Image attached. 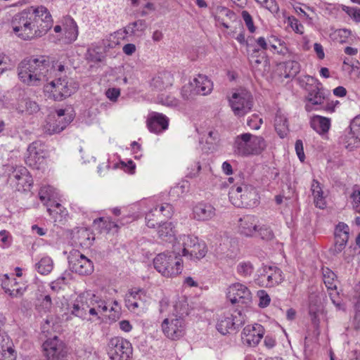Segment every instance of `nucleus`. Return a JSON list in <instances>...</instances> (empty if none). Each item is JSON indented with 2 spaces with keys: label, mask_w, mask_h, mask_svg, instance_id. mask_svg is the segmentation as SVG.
Here are the masks:
<instances>
[{
  "label": "nucleus",
  "mask_w": 360,
  "mask_h": 360,
  "mask_svg": "<svg viewBox=\"0 0 360 360\" xmlns=\"http://www.w3.org/2000/svg\"><path fill=\"white\" fill-rule=\"evenodd\" d=\"M11 24L18 37L30 40L44 35L52 27L53 19L45 6H30L15 14Z\"/></svg>",
  "instance_id": "1"
},
{
  "label": "nucleus",
  "mask_w": 360,
  "mask_h": 360,
  "mask_svg": "<svg viewBox=\"0 0 360 360\" xmlns=\"http://www.w3.org/2000/svg\"><path fill=\"white\" fill-rule=\"evenodd\" d=\"M54 62L45 56L30 57L22 60L18 65L17 72L19 80L29 86L42 85L52 78Z\"/></svg>",
  "instance_id": "2"
},
{
  "label": "nucleus",
  "mask_w": 360,
  "mask_h": 360,
  "mask_svg": "<svg viewBox=\"0 0 360 360\" xmlns=\"http://www.w3.org/2000/svg\"><path fill=\"white\" fill-rule=\"evenodd\" d=\"M52 78L44 86V92L49 98L54 101H62L72 94L79 87V84L65 75V67L61 63H55Z\"/></svg>",
  "instance_id": "3"
},
{
  "label": "nucleus",
  "mask_w": 360,
  "mask_h": 360,
  "mask_svg": "<svg viewBox=\"0 0 360 360\" xmlns=\"http://www.w3.org/2000/svg\"><path fill=\"white\" fill-rule=\"evenodd\" d=\"M153 266L165 277H174L180 274L183 270V261L181 253L176 250V245H173L172 252L158 254L153 259Z\"/></svg>",
  "instance_id": "4"
},
{
  "label": "nucleus",
  "mask_w": 360,
  "mask_h": 360,
  "mask_svg": "<svg viewBox=\"0 0 360 360\" xmlns=\"http://www.w3.org/2000/svg\"><path fill=\"white\" fill-rule=\"evenodd\" d=\"M305 104V110L307 112L312 110H323L328 113L334 112L335 107L339 104L338 101H330L328 94L321 82L309 89Z\"/></svg>",
  "instance_id": "5"
},
{
  "label": "nucleus",
  "mask_w": 360,
  "mask_h": 360,
  "mask_svg": "<svg viewBox=\"0 0 360 360\" xmlns=\"http://www.w3.org/2000/svg\"><path fill=\"white\" fill-rule=\"evenodd\" d=\"M233 147L236 154L247 157L260 154L266 148V143L262 136L244 133L236 137Z\"/></svg>",
  "instance_id": "6"
},
{
  "label": "nucleus",
  "mask_w": 360,
  "mask_h": 360,
  "mask_svg": "<svg viewBox=\"0 0 360 360\" xmlns=\"http://www.w3.org/2000/svg\"><path fill=\"white\" fill-rule=\"evenodd\" d=\"M174 245H176V250L181 253V258L184 257L194 262L205 257L207 252L205 244L199 242L197 237L191 235L179 236Z\"/></svg>",
  "instance_id": "7"
},
{
  "label": "nucleus",
  "mask_w": 360,
  "mask_h": 360,
  "mask_svg": "<svg viewBox=\"0 0 360 360\" xmlns=\"http://www.w3.org/2000/svg\"><path fill=\"white\" fill-rule=\"evenodd\" d=\"M176 314H172L165 319L161 324L163 334L172 340H179L182 338L186 331V322L183 317L181 309L178 311V304L174 306Z\"/></svg>",
  "instance_id": "8"
},
{
  "label": "nucleus",
  "mask_w": 360,
  "mask_h": 360,
  "mask_svg": "<svg viewBox=\"0 0 360 360\" xmlns=\"http://www.w3.org/2000/svg\"><path fill=\"white\" fill-rule=\"evenodd\" d=\"M229 197L234 206L248 207L254 204L252 200L256 197V191L254 187L245 184L234 185L229 190Z\"/></svg>",
  "instance_id": "9"
},
{
  "label": "nucleus",
  "mask_w": 360,
  "mask_h": 360,
  "mask_svg": "<svg viewBox=\"0 0 360 360\" xmlns=\"http://www.w3.org/2000/svg\"><path fill=\"white\" fill-rule=\"evenodd\" d=\"M133 347L131 342L120 337L111 338L108 344V355L110 360H131Z\"/></svg>",
  "instance_id": "10"
},
{
  "label": "nucleus",
  "mask_w": 360,
  "mask_h": 360,
  "mask_svg": "<svg viewBox=\"0 0 360 360\" xmlns=\"http://www.w3.org/2000/svg\"><path fill=\"white\" fill-rule=\"evenodd\" d=\"M258 272L256 281L262 287H274L284 280L283 271L276 266H263Z\"/></svg>",
  "instance_id": "11"
},
{
  "label": "nucleus",
  "mask_w": 360,
  "mask_h": 360,
  "mask_svg": "<svg viewBox=\"0 0 360 360\" xmlns=\"http://www.w3.org/2000/svg\"><path fill=\"white\" fill-rule=\"evenodd\" d=\"M78 296L81 300L80 302L84 304L85 308L89 311V314L96 316L97 319H100L98 316L99 312H106L108 311L105 301L94 291L85 290Z\"/></svg>",
  "instance_id": "12"
},
{
  "label": "nucleus",
  "mask_w": 360,
  "mask_h": 360,
  "mask_svg": "<svg viewBox=\"0 0 360 360\" xmlns=\"http://www.w3.org/2000/svg\"><path fill=\"white\" fill-rule=\"evenodd\" d=\"M245 322L244 315L240 311L233 313L226 312L220 316L217 324V329L223 335L230 333L243 325Z\"/></svg>",
  "instance_id": "13"
},
{
  "label": "nucleus",
  "mask_w": 360,
  "mask_h": 360,
  "mask_svg": "<svg viewBox=\"0 0 360 360\" xmlns=\"http://www.w3.org/2000/svg\"><path fill=\"white\" fill-rule=\"evenodd\" d=\"M229 101L234 114L237 116L245 115L252 107V95L245 89L234 93Z\"/></svg>",
  "instance_id": "14"
},
{
  "label": "nucleus",
  "mask_w": 360,
  "mask_h": 360,
  "mask_svg": "<svg viewBox=\"0 0 360 360\" xmlns=\"http://www.w3.org/2000/svg\"><path fill=\"white\" fill-rule=\"evenodd\" d=\"M44 354L48 360H62L66 355V347L57 336L47 339L42 345Z\"/></svg>",
  "instance_id": "15"
},
{
  "label": "nucleus",
  "mask_w": 360,
  "mask_h": 360,
  "mask_svg": "<svg viewBox=\"0 0 360 360\" xmlns=\"http://www.w3.org/2000/svg\"><path fill=\"white\" fill-rule=\"evenodd\" d=\"M69 263L72 271L80 275H90L94 271L93 262L78 251L71 254Z\"/></svg>",
  "instance_id": "16"
},
{
  "label": "nucleus",
  "mask_w": 360,
  "mask_h": 360,
  "mask_svg": "<svg viewBox=\"0 0 360 360\" xmlns=\"http://www.w3.org/2000/svg\"><path fill=\"white\" fill-rule=\"evenodd\" d=\"M264 335V328L260 324L248 325L241 333V340L244 345L255 347Z\"/></svg>",
  "instance_id": "17"
},
{
  "label": "nucleus",
  "mask_w": 360,
  "mask_h": 360,
  "mask_svg": "<svg viewBox=\"0 0 360 360\" xmlns=\"http://www.w3.org/2000/svg\"><path fill=\"white\" fill-rule=\"evenodd\" d=\"M45 155L44 146L39 141H34L27 148L25 162L32 168L39 169L44 161Z\"/></svg>",
  "instance_id": "18"
},
{
  "label": "nucleus",
  "mask_w": 360,
  "mask_h": 360,
  "mask_svg": "<svg viewBox=\"0 0 360 360\" xmlns=\"http://www.w3.org/2000/svg\"><path fill=\"white\" fill-rule=\"evenodd\" d=\"M8 180L15 186L18 191L29 189L33 183L28 170L22 166L15 167L9 174Z\"/></svg>",
  "instance_id": "19"
},
{
  "label": "nucleus",
  "mask_w": 360,
  "mask_h": 360,
  "mask_svg": "<svg viewBox=\"0 0 360 360\" xmlns=\"http://www.w3.org/2000/svg\"><path fill=\"white\" fill-rule=\"evenodd\" d=\"M251 292L241 283H234L227 290V298L232 304H248L251 300Z\"/></svg>",
  "instance_id": "20"
},
{
  "label": "nucleus",
  "mask_w": 360,
  "mask_h": 360,
  "mask_svg": "<svg viewBox=\"0 0 360 360\" xmlns=\"http://www.w3.org/2000/svg\"><path fill=\"white\" fill-rule=\"evenodd\" d=\"M1 287L6 293L12 298L20 297L27 290V285L22 281H18L13 276L4 275L1 279Z\"/></svg>",
  "instance_id": "21"
},
{
  "label": "nucleus",
  "mask_w": 360,
  "mask_h": 360,
  "mask_svg": "<svg viewBox=\"0 0 360 360\" xmlns=\"http://www.w3.org/2000/svg\"><path fill=\"white\" fill-rule=\"evenodd\" d=\"M349 228L347 224L340 222L335 230V243L330 249L333 255L340 253L345 248L349 239Z\"/></svg>",
  "instance_id": "22"
},
{
  "label": "nucleus",
  "mask_w": 360,
  "mask_h": 360,
  "mask_svg": "<svg viewBox=\"0 0 360 360\" xmlns=\"http://www.w3.org/2000/svg\"><path fill=\"white\" fill-rule=\"evenodd\" d=\"M147 126L150 131L160 134L167 129L169 118L162 113L151 112L147 119Z\"/></svg>",
  "instance_id": "23"
},
{
  "label": "nucleus",
  "mask_w": 360,
  "mask_h": 360,
  "mask_svg": "<svg viewBox=\"0 0 360 360\" xmlns=\"http://www.w3.org/2000/svg\"><path fill=\"white\" fill-rule=\"evenodd\" d=\"M258 219L254 215H245L238 220V231L246 237H253L258 231Z\"/></svg>",
  "instance_id": "24"
},
{
  "label": "nucleus",
  "mask_w": 360,
  "mask_h": 360,
  "mask_svg": "<svg viewBox=\"0 0 360 360\" xmlns=\"http://www.w3.org/2000/svg\"><path fill=\"white\" fill-rule=\"evenodd\" d=\"M110 46L108 40L92 44L87 49L86 59L93 63L101 62L105 56L106 49Z\"/></svg>",
  "instance_id": "25"
},
{
  "label": "nucleus",
  "mask_w": 360,
  "mask_h": 360,
  "mask_svg": "<svg viewBox=\"0 0 360 360\" xmlns=\"http://www.w3.org/2000/svg\"><path fill=\"white\" fill-rule=\"evenodd\" d=\"M144 295L143 290L140 288H133L128 291L125 296V305L127 309L135 312L137 309L141 307L143 302L141 295Z\"/></svg>",
  "instance_id": "26"
},
{
  "label": "nucleus",
  "mask_w": 360,
  "mask_h": 360,
  "mask_svg": "<svg viewBox=\"0 0 360 360\" xmlns=\"http://www.w3.org/2000/svg\"><path fill=\"white\" fill-rule=\"evenodd\" d=\"M215 208L210 204L200 202L193 209V217L198 221H207L215 216Z\"/></svg>",
  "instance_id": "27"
},
{
  "label": "nucleus",
  "mask_w": 360,
  "mask_h": 360,
  "mask_svg": "<svg viewBox=\"0 0 360 360\" xmlns=\"http://www.w3.org/2000/svg\"><path fill=\"white\" fill-rule=\"evenodd\" d=\"M191 86H193L195 94L202 96L210 94L213 89V84L211 80L203 75H198L191 83Z\"/></svg>",
  "instance_id": "28"
},
{
  "label": "nucleus",
  "mask_w": 360,
  "mask_h": 360,
  "mask_svg": "<svg viewBox=\"0 0 360 360\" xmlns=\"http://www.w3.org/2000/svg\"><path fill=\"white\" fill-rule=\"evenodd\" d=\"M310 127L319 134L323 135L326 134L331 125L330 118L321 115H314L309 120Z\"/></svg>",
  "instance_id": "29"
},
{
  "label": "nucleus",
  "mask_w": 360,
  "mask_h": 360,
  "mask_svg": "<svg viewBox=\"0 0 360 360\" xmlns=\"http://www.w3.org/2000/svg\"><path fill=\"white\" fill-rule=\"evenodd\" d=\"M173 83V77L169 72H163L155 77L152 79L151 86L158 91H162L171 86Z\"/></svg>",
  "instance_id": "30"
},
{
  "label": "nucleus",
  "mask_w": 360,
  "mask_h": 360,
  "mask_svg": "<svg viewBox=\"0 0 360 360\" xmlns=\"http://www.w3.org/2000/svg\"><path fill=\"white\" fill-rule=\"evenodd\" d=\"M274 127L278 135L283 139L289 131L288 119L280 110L276 112L274 120Z\"/></svg>",
  "instance_id": "31"
},
{
  "label": "nucleus",
  "mask_w": 360,
  "mask_h": 360,
  "mask_svg": "<svg viewBox=\"0 0 360 360\" xmlns=\"http://www.w3.org/2000/svg\"><path fill=\"white\" fill-rule=\"evenodd\" d=\"M58 120L54 123L48 122L45 127V130L49 134H57L62 131L67 126L68 122H62L63 117L65 115V110L59 109L56 111Z\"/></svg>",
  "instance_id": "32"
},
{
  "label": "nucleus",
  "mask_w": 360,
  "mask_h": 360,
  "mask_svg": "<svg viewBox=\"0 0 360 360\" xmlns=\"http://www.w3.org/2000/svg\"><path fill=\"white\" fill-rule=\"evenodd\" d=\"M147 28L145 20H138L129 23L124 28V32L129 36L141 37Z\"/></svg>",
  "instance_id": "33"
},
{
  "label": "nucleus",
  "mask_w": 360,
  "mask_h": 360,
  "mask_svg": "<svg viewBox=\"0 0 360 360\" xmlns=\"http://www.w3.org/2000/svg\"><path fill=\"white\" fill-rule=\"evenodd\" d=\"M172 222H162L158 226V233L160 238L165 241L172 242L175 239V231Z\"/></svg>",
  "instance_id": "34"
},
{
  "label": "nucleus",
  "mask_w": 360,
  "mask_h": 360,
  "mask_svg": "<svg viewBox=\"0 0 360 360\" xmlns=\"http://www.w3.org/2000/svg\"><path fill=\"white\" fill-rule=\"evenodd\" d=\"M311 190L316 206L320 209H323L326 206V200L323 197V192L321 187V184L318 181L314 179L311 184Z\"/></svg>",
  "instance_id": "35"
},
{
  "label": "nucleus",
  "mask_w": 360,
  "mask_h": 360,
  "mask_svg": "<svg viewBox=\"0 0 360 360\" xmlns=\"http://www.w3.org/2000/svg\"><path fill=\"white\" fill-rule=\"evenodd\" d=\"M80 301L79 297L77 296L72 306L70 308V314L83 320L91 321V319L87 318L89 311L85 308L84 304Z\"/></svg>",
  "instance_id": "36"
},
{
  "label": "nucleus",
  "mask_w": 360,
  "mask_h": 360,
  "mask_svg": "<svg viewBox=\"0 0 360 360\" xmlns=\"http://www.w3.org/2000/svg\"><path fill=\"white\" fill-rule=\"evenodd\" d=\"M234 12L225 6H218L215 8L214 19L219 23H220L224 28L228 29L229 26L227 23L224 22V19L223 17H226L229 19H232L233 18H234Z\"/></svg>",
  "instance_id": "37"
},
{
  "label": "nucleus",
  "mask_w": 360,
  "mask_h": 360,
  "mask_svg": "<svg viewBox=\"0 0 360 360\" xmlns=\"http://www.w3.org/2000/svg\"><path fill=\"white\" fill-rule=\"evenodd\" d=\"M153 212L156 217L163 219V221L167 219H170L174 214V208L172 205L167 202H163L156 205L153 208Z\"/></svg>",
  "instance_id": "38"
},
{
  "label": "nucleus",
  "mask_w": 360,
  "mask_h": 360,
  "mask_svg": "<svg viewBox=\"0 0 360 360\" xmlns=\"http://www.w3.org/2000/svg\"><path fill=\"white\" fill-rule=\"evenodd\" d=\"M35 268L40 274L47 275L53 270V262L51 257H44L35 264Z\"/></svg>",
  "instance_id": "39"
},
{
  "label": "nucleus",
  "mask_w": 360,
  "mask_h": 360,
  "mask_svg": "<svg viewBox=\"0 0 360 360\" xmlns=\"http://www.w3.org/2000/svg\"><path fill=\"white\" fill-rule=\"evenodd\" d=\"M342 140L345 148L349 150H352L354 148H358L360 146V139H359L358 134L352 133L350 129L349 131L342 137Z\"/></svg>",
  "instance_id": "40"
},
{
  "label": "nucleus",
  "mask_w": 360,
  "mask_h": 360,
  "mask_svg": "<svg viewBox=\"0 0 360 360\" xmlns=\"http://www.w3.org/2000/svg\"><path fill=\"white\" fill-rule=\"evenodd\" d=\"M300 65L296 60H288L283 64L284 77L285 78L294 77L300 71Z\"/></svg>",
  "instance_id": "41"
},
{
  "label": "nucleus",
  "mask_w": 360,
  "mask_h": 360,
  "mask_svg": "<svg viewBox=\"0 0 360 360\" xmlns=\"http://www.w3.org/2000/svg\"><path fill=\"white\" fill-rule=\"evenodd\" d=\"M323 282L328 290H333L336 289L338 281L334 272L328 268L323 269Z\"/></svg>",
  "instance_id": "42"
},
{
  "label": "nucleus",
  "mask_w": 360,
  "mask_h": 360,
  "mask_svg": "<svg viewBox=\"0 0 360 360\" xmlns=\"http://www.w3.org/2000/svg\"><path fill=\"white\" fill-rule=\"evenodd\" d=\"M94 225H98L101 229H104L108 232L112 231L113 229H115V231L118 229L117 224L108 217H99L96 219L94 221Z\"/></svg>",
  "instance_id": "43"
},
{
  "label": "nucleus",
  "mask_w": 360,
  "mask_h": 360,
  "mask_svg": "<svg viewBox=\"0 0 360 360\" xmlns=\"http://www.w3.org/2000/svg\"><path fill=\"white\" fill-rule=\"evenodd\" d=\"M24 106L19 105L18 110L20 112H26L29 115H32L37 112L39 110V105L34 101L30 99H25L22 102Z\"/></svg>",
  "instance_id": "44"
},
{
  "label": "nucleus",
  "mask_w": 360,
  "mask_h": 360,
  "mask_svg": "<svg viewBox=\"0 0 360 360\" xmlns=\"http://www.w3.org/2000/svg\"><path fill=\"white\" fill-rule=\"evenodd\" d=\"M297 81L299 85L307 91L319 82L317 79L309 75H302L297 79Z\"/></svg>",
  "instance_id": "45"
},
{
  "label": "nucleus",
  "mask_w": 360,
  "mask_h": 360,
  "mask_svg": "<svg viewBox=\"0 0 360 360\" xmlns=\"http://www.w3.org/2000/svg\"><path fill=\"white\" fill-rule=\"evenodd\" d=\"M254 269V266L250 262H241L236 266L237 273L243 277H250Z\"/></svg>",
  "instance_id": "46"
},
{
  "label": "nucleus",
  "mask_w": 360,
  "mask_h": 360,
  "mask_svg": "<svg viewBox=\"0 0 360 360\" xmlns=\"http://www.w3.org/2000/svg\"><path fill=\"white\" fill-rule=\"evenodd\" d=\"M157 103L167 107H176L179 105V100L172 95L160 94L157 97Z\"/></svg>",
  "instance_id": "47"
},
{
  "label": "nucleus",
  "mask_w": 360,
  "mask_h": 360,
  "mask_svg": "<svg viewBox=\"0 0 360 360\" xmlns=\"http://www.w3.org/2000/svg\"><path fill=\"white\" fill-rule=\"evenodd\" d=\"M78 37V27L76 22L70 19L69 20L68 27L65 30V37L69 41L72 42L77 39Z\"/></svg>",
  "instance_id": "48"
},
{
  "label": "nucleus",
  "mask_w": 360,
  "mask_h": 360,
  "mask_svg": "<svg viewBox=\"0 0 360 360\" xmlns=\"http://www.w3.org/2000/svg\"><path fill=\"white\" fill-rule=\"evenodd\" d=\"M146 225L149 228H155L156 225H160L163 222V219L155 216L153 210L151 209L146 215Z\"/></svg>",
  "instance_id": "49"
},
{
  "label": "nucleus",
  "mask_w": 360,
  "mask_h": 360,
  "mask_svg": "<svg viewBox=\"0 0 360 360\" xmlns=\"http://www.w3.org/2000/svg\"><path fill=\"white\" fill-rule=\"evenodd\" d=\"M54 188L50 186H42L39 191V196L41 202L50 201L54 197Z\"/></svg>",
  "instance_id": "50"
},
{
  "label": "nucleus",
  "mask_w": 360,
  "mask_h": 360,
  "mask_svg": "<svg viewBox=\"0 0 360 360\" xmlns=\"http://www.w3.org/2000/svg\"><path fill=\"white\" fill-rule=\"evenodd\" d=\"M13 242V237L11 233L6 230L0 231V247L2 248H9Z\"/></svg>",
  "instance_id": "51"
},
{
  "label": "nucleus",
  "mask_w": 360,
  "mask_h": 360,
  "mask_svg": "<svg viewBox=\"0 0 360 360\" xmlns=\"http://www.w3.org/2000/svg\"><path fill=\"white\" fill-rule=\"evenodd\" d=\"M350 198L352 200L354 209L356 212L360 213V188L357 185L353 187Z\"/></svg>",
  "instance_id": "52"
},
{
  "label": "nucleus",
  "mask_w": 360,
  "mask_h": 360,
  "mask_svg": "<svg viewBox=\"0 0 360 360\" xmlns=\"http://www.w3.org/2000/svg\"><path fill=\"white\" fill-rule=\"evenodd\" d=\"M342 10L344 12H345L356 22H360V8L342 5Z\"/></svg>",
  "instance_id": "53"
},
{
  "label": "nucleus",
  "mask_w": 360,
  "mask_h": 360,
  "mask_svg": "<svg viewBox=\"0 0 360 360\" xmlns=\"http://www.w3.org/2000/svg\"><path fill=\"white\" fill-rule=\"evenodd\" d=\"M257 234H258L263 240H271L274 237V233L271 229L266 226H259L258 225Z\"/></svg>",
  "instance_id": "54"
},
{
  "label": "nucleus",
  "mask_w": 360,
  "mask_h": 360,
  "mask_svg": "<svg viewBox=\"0 0 360 360\" xmlns=\"http://www.w3.org/2000/svg\"><path fill=\"white\" fill-rule=\"evenodd\" d=\"M201 169V165L199 161L195 162L193 165L188 167V172L186 174L187 178H195L198 176Z\"/></svg>",
  "instance_id": "55"
},
{
  "label": "nucleus",
  "mask_w": 360,
  "mask_h": 360,
  "mask_svg": "<svg viewBox=\"0 0 360 360\" xmlns=\"http://www.w3.org/2000/svg\"><path fill=\"white\" fill-rule=\"evenodd\" d=\"M52 307V301L50 295H44L41 300H40V303L39 304V310H42L44 312L49 311Z\"/></svg>",
  "instance_id": "56"
},
{
  "label": "nucleus",
  "mask_w": 360,
  "mask_h": 360,
  "mask_svg": "<svg viewBox=\"0 0 360 360\" xmlns=\"http://www.w3.org/2000/svg\"><path fill=\"white\" fill-rule=\"evenodd\" d=\"M262 122V118L253 115L248 120L247 124L250 129L257 130L261 127Z\"/></svg>",
  "instance_id": "57"
},
{
  "label": "nucleus",
  "mask_w": 360,
  "mask_h": 360,
  "mask_svg": "<svg viewBox=\"0 0 360 360\" xmlns=\"http://www.w3.org/2000/svg\"><path fill=\"white\" fill-rule=\"evenodd\" d=\"M242 17L249 31L253 33L255 31V27L250 14L247 11H243L242 12Z\"/></svg>",
  "instance_id": "58"
},
{
  "label": "nucleus",
  "mask_w": 360,
  "mask_h": 360,
  "mask_svg": "<svg viewBox=\"0 0 360 360\" xmlns=\"http://www.w3.org/2000/svg\"><path fill=\"white\" fill-rule=\"evenodd\" d=\"M269 48L273 51L280 53L281 50L278 49V46H281V41L274 36L268 38Z\"/></svg>",
  "instance_id": "59"
},
{
  "label": "nucleus",
  "mask_w": 360,
  "mask_h": 360,
  "mask_svg": "<svg viewBox=\"0 0 360 360\" xmlns=\"http://www.w3.org/2000/svg\"><path fill=\"white\" fill-rule=\"evenodd\" d=\"M356 313L353 321V324L356 329L360 330V295L358 297L355 304Z\"/></svg>",
  "instance_id": "60"
},
{
  "label": "nucleus",
  "mask_w": 360,
  "mask_h": 360,
  "mask_svg": "<svg viewBox=\"0 0 360 360\" xmlns=\"http://www.w3.org/2000/svg\"><path fill=\"white\" fill-rule=\"evenodd\" d=\"M349 128L352 131V133L358 134L360 139V115L355 117L350 123Z\"/></svg>",
  "instance_id": "61"
},
{
  "label": "nucleus",
  "mask_w": 360,
  "mask_h": 360,
  "mask_svg": "<svg viewBox=\"0 0 360 360\" xmlns=\"http://www.w3.org/2000/svg\"><path fill=\"white\" fill-rule=\"evenodd\" d=\"M262 6L270 11L271 13H277L278 11V6L275 0H264Z\"/></svg>",
  "instance_id": "62"
},
{
  "label": "nucleus",
  "mask_w": 360,
  "mask_h": 360,
  "mask_svg": "<svg viewBox=\"0 0 360 360\" xmlns=\"http://www.w3.org/2000/svg\"><path fill=\"white\" fill-rule=\"evenodd\" d=\"M271 299L268 294H266L264 290L259 291V306L260 307H266L270 303Z\"/></svg>",
  "instance_id": "63"
},
{
  "label": "nucleus",
  "mask_w": 360,
  "mask_h": 360,
  "mask_svg": "<svg viewBox=\"0 0 360 360\" xmlns=\"http://www.w3.org/2000/svg\"><path fill=\"white\" fill-rule=\"evenodd\" d=\"M295 150L300 160L303 162L305 156L304 153L303 143L300 139L297 140L295 142Z\"/></svg>",
  "instance_id": "64"
}]
</instances>
